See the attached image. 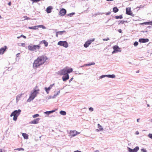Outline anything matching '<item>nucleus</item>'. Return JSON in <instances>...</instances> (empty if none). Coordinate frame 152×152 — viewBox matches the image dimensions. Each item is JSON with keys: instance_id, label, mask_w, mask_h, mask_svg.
Masks as SVG:
<instances>
[{"instance_id": "obj_1", "label": "nucleus", "mask_w": 152, "mask_h": 152, "mask_svg": "<svg viewBox=\"0 0 152 152\" xmlns=\"http://www.w3.org/2000/svg\"><path fill=\"white\" fill-rule=\"evenodd\" d=\"M73 69L72 68H68V67H66L65 68L58 71L57 72V74L59 75H64L62 77V78L64 81H65L69 78V76L68 73H71Z\"/></svg>"}, {"instance_id": "obj_2", "label": "nucleus", "mask_w": 152, "mask_h": 152, "mask_svg": "<svg viewBox=\"0 0 152 152\" xmlns=\"http://www.w3.org/2000/svg\"><path fill=\"white\" fill-rule=\"evenodd\" d=\"M47 59V57L44 56H41L38 57L34 61L33 64V67L36 69L41 65H42L45 62Z\"/></svg>"}, {"instance_id": "obj_3", "label": "nucleus", "mask_w": 152, "mask_h": 152, "mask_svg": "<svg viewBox=\"0 0 152 152\" xmlns=\"http://www.w3.org/2000/svg\"><path fill=\"white\" fill-rule=\"evenodd\" d=\"M35 88L37 89L34 90V92L31 93L29 98L27 100L28 102H30L31 100H33L37 96V94L38 93L37 92L39 91V90L37 89L38 88L37 86H36Z\"/></svg>"}, {"instance_id": "obj_4", "label": "nucleus", "mask_w": 152, "mask_h": 152, "mask_svg": "<svg viewBox=\"0 0 152 152\" xmlns=\"http://www.w3.org/2000/svg\"><path fill=\"white\" fill-rule=\"evenodd\" d=\"M21 112V110L20 109L15 110L12 112L10 116V117H12L13 116V120L14 121H16L17 119L18 116L20 114Z\"/></svg>"}, {"instance_id": "obj_5", "label": "nucleus", "mask_w": 152, "mask_h": 152, "mask_svg": "<svg viewBox=\"0 0 152 152\" xmlns=\"http://www.w3.org/2000/svg\"><path fill=\"white\" fill-rule=\"evenodd\" d=\"M40 48L39 45H29L28 46V50L30 51H36L37 50H39Z\"/></svg>"}, {"instance_id": "obj_6", "label": "nucleus", "mask_w": 152, "mask_h": 152, "mask_svg": "<svg viewBox=\"0 0 152 152\" xmlns=\"http://www.w3.org/2000/svg\"><path fill=\"white\" fill-rule=\"evenodd\" d=\"M58 45L65 48H67L68 46V44L66 41H60L58 43Z\"/></svg>"}, {"instance_id": "obj_7", "label": "nucleus", "mask_w": 152, "mask_h": 152, "mask_svg": "<svg viewBox=\"0 0 152 152\" xmlns=\"http://www.w3.org/2000/svg\"><path fill=\"white\" fill-rule=\"evenodd\" d=\"M113 51L112 52V54H113L115 53H117L118 52H121V49L119 48L117 45L114 46L113 47Z\"/></svg>"}, {"instance_id": "obj_8", "label": "nucleus", "mask_w": 152, "mask_h": 152, "mask_svg": "<svg viewBox=\"0 0 152 152\" xmlns=\"http://www.w3.org/2000/svg\"><path fill=\"white\" fill-rule=\"evenodd\" d=\"M80 133V132H78L76 130H71L70 132L69 135L72 137H73Z\"/></svg>"}, {"instance_id": "obj_9", "label": "nucleus", "mask_w": 152, "mask_h": 152, "mask_svg": "<svg viewBox=\"0 0 152 152\" xmlns=\"http://www.w3.org/2000/svg\"><path fill=\"white\" fill-rule=\"evenodd\" d=\"M94 40V39L93 40H88L87 42H86L84 45V47L85 48L88 47L89 45L91 44L92 42H93Z\"/></svg>"}, {"instance_id": "obj_10", "label": "nucleus", "mask_w": 152, "mask_h": 152, "mask_svg": "<svg viewBox=\"0 0 152 152\" xmlns=\"http://www.w3.org/2000/svg\"><path fill=\"white\" fill-rule=\"evenodd\" d=\"M66 10L63 8L61 9L59 12V15L61 16L64 15L66 14Z\"/></svg>"}, {"instance_id": "obj_11", "label": "nucleus", "mask_w": 152, "mask_h": 152, "mask_svg": "<svg viewBox=\"0 0 152 152\" xmlns=\"http://www.w3.org/2000/svg\"><path fill=\"white\" fill-rule=\"evenodd\" d=\"M40 118H37L34 119L32 121L30 122L29 123L30 124H36L38 123L39 120H40Z\"/></svg>"}, {"instance_id": "obj_12", "label": "nucleus", "mask_w": 152, "mask_h": 152, "mask_svg": "<svg viewBox=\"0 0 152 152\" xmlns=\"http://www.w3.org/2000/svg\"><path fill=\"white\" fill-rule=\"evenodd\" d=\"M7 49V47L6 46H4L3 47L1 48L0 49V54H3L4 52Z\"/></svg>"}, {"instance_id": "obj_13", "label": "nucleus", "mask_w": 152, "mask_h": 152, "mask_svg": "<svg viewBox=\"0 0 152 152\" xmlns=\"http://www.w3.org/2000/svg\"><path fill=\"white\" fill-rule=\"evenodd\" d=\"M149 39H148L141 38L139 39V42H140L145 43L148 42Z\"/></svg>"}, {"instance_id": "obj_14", "label": "nucleus", "mask_w": 152, "mask_h": 152, "mask_svg": "<svg viewBox=\"0 0 152 152\" xmlns=\"http://www.w3.org/2000/svg\"><path fill=\"white\" fill-rule=\"evenodd\" d=\"M126 14L131 15H132V12L131 10V8H126Z\"/></svg>"}, {"instance_id": "obj_15", "label": "nucleus", "mask_w": 152, "mask_h": 152, "mask_svg": "<svg viewBox=\"0 0 152 152\" xmlns=\"http://www.w3.org/2000/svg\"><path fill=\"white\" fill-rule=\"evenodd\" d=\"M44 27V26L42 25H39V26H34V27H28V28L30 29H37L38 28H36V27Z\"/></svg>"}, {"instance_id": "obj_16", "label": "nucleus", "mask_w": 152, "mask_h": 152, "mask_svg": "<svg viewBox=\"0 0 152 152\" xmlns=\"http://www.w3.org/2000/svg\"><path fill=\"white\" fill-rule=\"evenodd\" d=\"M53 8L52 6H49L48 7L46 10V12L48 13H50L53 9Z\"/></svg>"}, {"instance_id": "obj_17", "label": "nucleus", "mask_w": 152, "mask_h": 152, "mask_svg": "<svg viewBox=\"0 0 152 152\" xmlns=\"http://www.w3.org/2000/svg\"><path fill=\"white\" fill-rule=\"evenodd\" d=\"M53 85L54 84L51 85L48 88L45 87V90L47 94H48L49 91H50V90L52 88Z\"/></svg>"}, {"instance_id": "obj_18", "label": "nucleus", "mask_w": 152, "mask_h": 152, "mask_svg": "<svg viewBox=\"0 0 152 152\" xmlns=\"http://www.w3.org/2000/svg\"><path fill=\"white\" fill-rule=\"evenodd\" d=\"M64 32H65V31L57 32L56 33V37H58V35H62L63 34V33Z\"/></svg>"}, {"instance_id": "obj_19", "label": "nucleus", "mask_w": 152, "mask_h": 152, "mask_svg": "<svg viewBox=\"0 0 152 152\" xmlns=\"http://www.w3.org/2000/svg\"><path fill=\"white\" fill-rule=\"evenodd\" d=\"M22 135L24 139H28V135L26 133H23Z\"/></svg>"}, {"instance_id": "obj_20", "label": "nucleus", "mask_w": 152, "mask_h": 152, "mask_svg": "<svg viewBox=\"0 0 152 152\" xmlns=\"http://www.w3.org/2000/svg\"><path fill=\"white\" fill-rule=\"evenodd\" d=\"M113 10L114 12L116 13L118 11V9L117 7H114L113 9Z\"/></svg>"}, {"instance_id": "obj_21", "label": "nucleus", "mask_w": 152, "mask_h": 152, "mask_svg": "<svg viewBox=\"0 0 152 152\" xmlns=\"http://www.w3.org/2000/svg\"><path fill=\"white\" fill-rule=\"evenodd\" d=\"M45 45V47H47L48 45V43L45 40H43L42 41Z\"/></svg>"}, {"instance_id": "obj_22", "label": "nucleus", "mask_w": 152, "mask_h": 152, "mask_svg": "<svg viewBox=\"0 0 152 152\" xmlns=\"http://www.w3.org/2000/svg\"><path fill=\"white\" fill-rule=\"evenodd\" d=\"M139 150V147L137 146L133 149V152H137Z\"/></svg>"}, {"instance_id": "obj_23", "label": "nucleus", "mask_w": 152, "mask_h": 152, "mask_svg": "<svg viewBox=\"0 0 152 152\" xmlns=\"http://www.w3.org/2000/svg\"><path fill=\"white\" fill-rule=\"evenodd\" d=\"M60 113L63 115H65L66 114V112L65 111H61L60 112Z\"/></svg>"}, {"instance_id": "obj_24", "label": "nucleus", "mask_w": 152, "mask_h": 152, "mask_svg": "<svg viewBox=\"0 0 152 152\" xmlns=\"http://www.w3.org/2000/svg\"><path fill=\"white\" fill-rule=\"evenodd\" d=\"M107 76L108 77H110L112 78H114L115 77V76L114 75H107Z\"/></svg>"}, {"instance_id": "obj_25", "label": "nucleus", "mask_w": 152, "mask_h": 152, "mask_svg": "<svg viewBox=\"0 0 152 152\" xmlns=\"http://www.w3.org/2000/svg\"><path fill=\"white\" fill-rule=\"evenodd\" d=\"M55 110H52L50 111H47L45 112V114H49L50 113H53L55 112Z\"/></svg>"}, {"instance_id": "obj_26", "label": "nucleus", "mask_w": 152, "mask_h": 152, "mask_svg": "<svg viewBox=\"0 0 152 152\" xmlns=\"http://www.w3.org/2000/svg\"><path fill=\"white\" fill-rule=\"evenodd\" d=\"M23 18H24L23 19V20H29L30 19V18L28 17L25 16L23 17Z\"/></svg>"}, {"instance_id": "obj_27", "label": "nucleus", "mask_w": 152, "mask_h": 152, "mask_svg": "<svg viewBox=\"0 0 152 152\" xmlns=\"http://www.w3.org/2000/svg\"><path fill=\"white\" fill-rule=\"evenodd\" d=\"M98 126L100 131H102L103 130V129L102 128V126H101L99 124H98Z\"/></svg>"}, {"instance_id": "obj_28", "label": "nucleus", "mask_w": 152, "mask_h": 152, "mask_svg": "<svg viewBox=\"0 0 152 152\" xmlns=\"http://www.w3.org/2000/svg\"><path fill=\"white\" fill-rule=\"evenodd\" d=\"M122 18V16L121 15H120L119 16H115V18L116 19H118L119 18L121 19Z\"/></svg>"}, {"instance_id": "obj_29", "label": "nucleus", "mask_w": 152, "mask_h": 152, "mask_svg": "<svg viewBox=\"0 0 152 152\" xmlns=\"http://www.w3.org/2000/svg\"><path fill=\"white\" fill-rule=\"evenodd\" d=\"M15 150H18V151H24V149L22 148H18L15 149Z\"/></svg>"}, {"instance_id": "obj_30", "label": "nucleus", "mask_w": 152, "mask_h": 152, "mask_svg": "<svg viewBox=\"0 0 152 152\" xmlns=\"http://www.w3.org/2000/svg\"><path fill=\"white\" fill-rule=\"evenodd\" d=\"M39 116V115L38 114H36L33 115V117L34 118L38 117Z\"/></svg>"}, {"instance_id": "obj_31", "label": "nucleus", "mask_w": 152, "mask_h": 152, "mask_svg": "<svg viewBox=\"0 0 152 152\" xmlns=\"http://www.w3.org/2000/svg\"><path fill=\"white\" fill-rule=\"evenodd\" d=\"M95 64V63H89L88 64H86V66H90V65H94Z\"/></svg>"}, {"instance_id": "obj_32", "label": "nucleus", "mask_w": 152, "mask_h": 152, "mask_svg": "<svg viewBox=\"0 0 152 152\" xmlns=\"http://www.w3.org/2000/svg\"><path fill=\"white\" fill-rule=\"evenodd\" d=\"M138 44V43L137 42H135L134 43V45L135 46H137Z\"/></svg>"}, {"instance_id": "obj_33", "label": "nucleus", "mask_w": 152, "mask_h": 152, "mask_svg": "<svg viewBox=\"0 0 152 152\" xmlns=\"http://www.w3.org/2000/svg\"><path fill=\"white\" fill-rule=\"evenodd\" d=\"M33 2H37L40 1L41 0H31Z\"/></svg>"}, {"instance_id": "obj_34", "label": "nucleus", "mask_w": 152, "mask_h": 152, "mask_svg": "<svg viewBox=\"0 0 152 152\" xmlns=\"http://www.w3.org/2000/svg\"><path fill=\"white\" fill-rule=\"evenodd\" d=\"M148 137L152 139V134H149L148 135Z\"/></svg>"}, {"instance_id": "obj_35", "label": "nucleus", "mask_w": 152, "mask_h": 152, "mask_svg": "<svg viewBox=\"0 0 152 152\" xmlns=\"http://www.w3.org/2000/svg\"><path fill=\"white\" fill-rule=\"evenodd\" d=\"M141 151L143 152H147V150L144 149L142 148L141 149Z\"/></svg>"}, {"instance_id": "obj_36", "label": "nucleus", "mask_w": 152, "mask_h": 152, "mask_svg": "<svg viewBox=\"0 0 152 152\" xmlns=\"http://www.w3.org/2000/svg\"><path fill=\"white\" fill-rule=\"evenodd\" d=\"M129 152H133V149H131L130 148H129Z\"/></svg>"}, {"instance_id": "obj_37", "label": "nucleus", "mask_w": 152, "mask_h": 152, "mask_svg": "<svg viewBox=\"0 0 152 152\" xmlns=\"http://www.w3.org/2000/svg\"><path fill=\"white\" fill-rule=\"evenodd\" d=\"M103 40L104 41H107L109 40V38H107L104 39Z\"/></svg>"}, {"instance_id": "obj_38", "label": "nucleus", "mask_w": 152, "mask_h": 152, "mask_svg": "<svg viewBox=\"0 0 152 152\" xmlns=\"http://www.w3.org/2000/svg\"><path fill=\"white\" fill-rule=\"evenodd\" d=\"M89 109L90 111H93V108L92 107H90Z\"/></svg>"}, {"instance_id": "obj_39", "label": "nucleus", "mask_w": 152, "mask_h": 152, "mask_svg": "<svg viewBox=\"0 0 152 152\" xmlns=\"http://www.w3.org/2000/svg\"><path fill=\"white\" fill-rule=\"evenodd\" d=\"M21 46L23 47H25V43H21Z\"/></svg>"}, {"instance_id": "obj_40", "label": "nucleus", "mask_w": 152, "mask_h": 152, "mask_svg": "<svg viewBox=\"0 0 152 152\" xmlns=\"http://www.w3.org/2000/svg\"><path fill=\"white\" fill-rule=\"evenodd\" d=\"M124 22L125 21H124L121 20L120 22V23L121 24H123L124 23Z\"/></svg>"}, {"instance_id": "obj_41", "label": "nucleus", "mask_w": 152, "mask_h": 152, "mask_svg": "<svg viewBox=\"0 0 152 152\" xmlns=\"http://www.w3.org/2000/svg\"><path fill=\"white\" fill-rule=\"evenodd\" d=\"M118 31L120 33H122V30L121 29H119L118 30Z\"/></svg>"}, {"instance_id": "obj_42", "label": "nucleus", "mask_w": 152, "mask_h": 152, "mask_svg": "<svg viewBox=\"0 0 152 152\" xmlns=\"http://www.w3.org/2000/svg\"><path fill=\"white\" fill-rule=\"evenodd\" d=\"M21 37H23L24 38L26 39V37L24 35H21Z\"/></svg>"}, {"instance_id": "obj_43", "label": "nucleus", "mask_w": 152, "mask_h": 152, "mask_svg": "<svg viewBox=\"0 0 152 152\" xmlns=\"http://www.w3.org/2000/svg\"><path fill=\"white\" fill-rule=\"evenodd\" d=\"M110 12H108L107 13H106V15H108L110 14Z\"/></svg>"}, {"instance_id": "obj_44", "label": "nucleus", "mask_w": 152, "mask_h": 152, "mask_svg": "<svg viewBox=\"0 0 152 152\" xmlns=\"http://www.w3.org/2000/svg\"><path fill=\"white\" fill-rule=\"evenodd\" d=\"M11 2H9L8 3V5H9V6H10L11 5Z\"/></svg>"}, {"instance_id": "obj_45", "label": "nucleus", "mask_w": 152, "mask_h": 152, "mask_svg": "<svg viewBox=\"0 0 152 152\" xmlns=\"http://www.w3.org/2000/svg\"><path fill=\"white\" fill-rule=\"evenodd\" d=\"M73 78H71V79H70L69 80V82H71L73 80Z\"/></svg>"}, {"instance_id": "obj_46", "label": "nucleus", "mask_w": 152, "mask_h": 152, "mask_svg": "<svg viewBox=\"0 0 152 152\" xmlns=\"http://www.w3.org/2000/svg\"><path fill=\"white\" fill-rule=\"evenodd\" d=\"M74 152H81L80 151H79L78 150H77L76 151H75Z\"/></svg>"}, {"instance_id": "obj_47", "label": "nucleus", "mask_w": 152, "mask_h": 152, "mask_svg": "<svg viewBox=\"0 0 152 152\" xmlns=\"http://www.w3.org/2000/svg\"><path fill=\"white\" fill-rule=\"evenodd\" d=\"M149 22H148L144 23H145V24H149Z\"/></svg>"}, {"instance_id": "obj_48", "label": "nucleus", "mask_w": 152, "mask_h": 152, "mask_svg": "<svg viewBox=\"0 0 152 152\" xmlns=\"http://www.w3.org/2000/svg\"><path fill=\"white\" fill-rule=\"evenodd\" d=\"M139 120H140V119H139V118L137 119V122H139Z\"/></svg>"}, {"instance_id": "obj_49", "label": "nucleus", "mask_w": 152, "mask_h": 152, "mask_svg": "<svg viewBox=\"0 0 152 152\" xmlns=\"http://www.w3.org/2000/svg\"><path fill=\"white\" fill-rule=\"evenodd\" d=\"M94 152H99V151L98 150H96Z\"/></svg>"}, {"instance_id": "obj_50", "label": "nucleus", "mask_w": 152, "mask_h": 152, "mask_svg": "<svg viewBox=\"0 0 152 152\" xmlns=\"http://www.w3.org/2000/svg\"><path fill=\"white\" fill-rule=\"evenodd\" d=\"M139 72V70H138L136 72V73H138Z\"/></svg>"}, {"instance_id": "obj_51", "label": "nucleus", "mask_w": 152, "mask_h": 152, "mask_svg": "<svg viewBox=\"0 0 152 152\" xmlns=\"http://www.w3.org/2000/svg\"><path fill=\"white\" fill-rule=\"evenodd\" d=\"M0 152H2V150L1 149H0Z\"/></svg>"}, {"instance_id": "obj_52", "label": "nucleus", "mask_w": 152, "mask_h": 152, "mask_svg": "<svg viewBox=\"0 0 152 152\" xmlns=\"http://www.w3.org/2000/svg\"><path fill=\"white\" fill-rule=\"evenodd\" d=\"M20 37H17V38H20Z\"/></svg>"}, {"instance_id": "obj_53", "label": "nucleus", "mask_w": 152, "mask_h": 152, "mask_svg": "<svg viewBox=\"0 0 152 152\" xmlns=\"http://www.w3.org/2000/svg\"><path fill=\"white\" fill-rule=\"evenodd\" d=\"M1 18V17L0 15V19Z\"/></svg>"}, {"instance_id": "obj_54", "label": "nucleus", "mask_w": 152, "mask_h": 152, "mask_svg": "<svg viewBox=\"0 0 152 152\" xmlns=\"http://www.w3.org/2000/svg\"><path fill=\"white\" fill-rule=\"evenodd\" d=\"M19 54H17V55H18V56L19 55Z\"/></svg>"}, {"instance_id": "obj_55", "label": "nucleus", "mask_w": 152, "mask_h": 152, "mask_svg": "<svg viewBox=\"0 0 152 152\" xmlns=\"http://www.w3.org/2000/svg\"><path fill=\"white\" fill-rule=\"evenodd\" d=\"M19 54H17V55H18V56L19 55Z\"/></svg>"}, {"instance_id": "obj_56", "label": "nucleus", "mask_w": 152, "mask_h": 152, "mask_svg": "<svg viewBox=\"0 0 152 152\" xmlns=\"http://www.w3.org/2000/svg\"><path fill=\"white\" fill-rule=\"evenodd\" d=\"M19 54H17V55H18V56L19 55Z\"/></svg>"}, {"instance_id": "obj_57", "label": "nucleus", "mask_w": 152, "mask_h": 152, "mask_svg": "<svg viewBox=\"0 0 152 152\" xmlns=\"http://www.w3.org/2000/svg\"><path fill=\"white\" fill-rule=\"evenodd\" d=\"M139 134V133H137V134Z\"/></svg>"}, {"instance_id": "obj_58", "label": "nucleus", "mask_w": 152, "mask_h": 152, "mask_svg": "<svg viewBox=\"0 0 152 152\" xmlns=\"http://www.w3.org/2000/svg\"><path fill=\"white\" fill-rule=\"evenodd\" d=\"M139 134V133H137V134Z\"/></svg>"}, {"instance_id": "obj_59", "label": "nucleus", "mask_w": 152, "mask_h": 152, "mask_svg": "<svg viewBox=\"0 0 152 152\" xmlns=\"http://www.w3.org/2000/svg\"><path fill=\"white\" fill-rule=\"evenodd\" d=\"M148 106H149V105H148Z\"/></svg>"}]
</instances>
